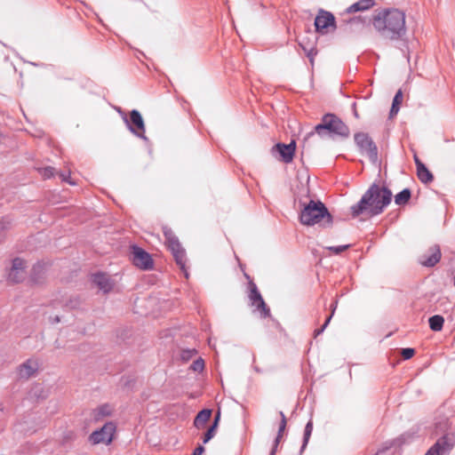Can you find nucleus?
<instances>
[{
    "label": "nucleus",
    "mask_w": 455,
    "mask_h": 455,
    "mask_svg": "<svg viewBox=\"0 0 455 455\" xmlns=\"http://www.w3.org/2000/svg\"><path fill=\"white\" fill-rule=\"evenodd\" d=\"M276 450H277V447H275V445H273V448H272L269 455H275L276 452Z\"/></svg>",
    "instance_id": "45"
},
{
    "label": "nucleus",
    "mask_w": 455,
    "mask_h": 455,
    "mask_svg": "<svg viewBox=\"0 0 455 455\" xmlns=\"http://www.w3.org/2000/svg\"><path fill=\"white\" fill-rule=\"evenodd\" d=\"M204 451V446L199 445L198 447H196V448L194 450V451H193L192 455H202Z\"/></svg>",
    "instance_id": "39"
},
{
    "label": "nucleus",
    "mask_w": 455,
    "mask_h": 455,
    "mask_svg": "<svg viewBox=\"0 0 455 455\" xmlns=\"http://www.w3.org/2000/svg\"><path fill=\"white\" fill-rule=\"evenodd\" d=\"M450 449L451 446L448 444L446 438L443 437L438 440L425 455H444Z\"/></svg>",
    "instance_id": "20"
},
{
    "label": "nucleus",
    "mask_w": 455,
    "mask_h": 455,
    "mask_svg": "<svg viewBox=\"0 0 455 455\" xmlns=\"http://www.w3.org/2000/svg\"><path fill=\"white\" fill-rule=\"evenodd\" d=\"M411 196L409 188H404L395 196V203L397 205H403L408 203Z\"/></svg>",
    "instance_id": "26"
},
{
    "label": "nucleus",
    "mask_w": 455,
    "mask_h": 455,
    "mask_svg": "<svg viewBox=\"0 0 455 455\" xmlns=\"http://www.w3.org/2000/svg\"><path fill=\"white\" fill-rule=\"evenodd\" d=\"M414 162H415V164H416V168L418 169L419 168V164H424L417 156H414Z\"/></svg>",
    "instance_id": "43"
},
{
    "label": "nucleus",
    "mask_w": 455,
    "mask_h": 455,
    "mask_svg": "<svg viewBox=\"0 0 455 455\" xmlns=\"http://www.w3.org/2000/svg\"><path fill=\"white\" fill-rule=\"evenodd\" d=\"M40 172L41 174L46 179H49L54 175V168L51 166L45 167L42 169Z\"/></svg>",
    "instance_id": "32"
},
{
    "label": "nucleus",
    "mask_w": 455,
    "mask_h": 455,
    "mask_svg": "<svg viewBox=\"0 0 455 455\" xmlns=\"http://www.w3.org/2000/svg\"><path fill=\"white\" fill-rule=\"evenodd\" d=\"M190 369L194 371L201 372L204 369V361L202 358H198L192 363Z\"/></svg>",
    "instance_id": "28"
},
{
    "label": "nucleus",
    "mask_w": 455,
    "mask_h": 455,
    "mask_svg": "<svg viewBox=\"0 0 455 455\" xmlns=\"http://www.w3.org/2000/svg\"><path fill=\"white\" fill-rule=\"evenodd\" d=\"M315 134H318L321 138L324 137H340L347 139L350 135V130L348 126L336 115L325 114L321 122L315 126L314 131L307 133V138L308 139Z\"/></svg>",
    "instance_id": "3"
},
{
    "label": "nucleus",
    "mask_w": 455,
    "mask_h": 455,
    "mask_svg": "<svg viewBox=\"0 0 455 455\" xmlns=\"http://www.w3.org/2000/svg\"><path fill=\"white\" fill-rule=\"evenodd\" d=\"M354 115L355 117H358V114H357L356 110H355Z\"/></svg>",
    "instance_id": "47"
},
{
    "label": "nucleus",
    "mask_w": 455,
    "mask_h": 455,
    "mask_svg": "<svg viewBox=\"0 0 455 455\" xmlns=\"http://www.w3.org/2000/svg\"><path fill=\"white\" fill-rule=\"evenodd\" d=\"M116 430V425L113 421H108L100 429L93 431L89 439L93 444H109L113 441Z\"/></svg>",
    "instance_id": "8"
},
{
    "label": "nucleus",
    "mask_w": 455,
    "mask_h": 455,
    "mask_svg": "<svg viewBox=\"0 0 455 455\" xmlns=\"http://www.w3.org/2000/svg\"><path fill=\"white\" fill-rule=\"evenodd\" d=\"M417 175L419 180L425 184L430 183L434 180L433 174L425 164L419 165V168L417 169Z\"/></svg>",
    "instance_id": "23"
},
{
    "label": "nucleus",
    "mask_w": 455,
    "mask_h": 455,
    "mask_svg": "<svg viewBox=\"0 0 455 455\" xmlns=\"http://www.w3.org/2000/svg\"><path fill=\"white\" fill-rule=\"evenodd\" d=\"M249 299L251 302L252 306H255L257 310L260 312L261 317L266 318L270 315V310L267 307L260 292L259 291L257 285L252 282L250 281L249 283Z\"/></svg>",
    "instance_id": "11"
},
{
    "label": "nucleus",
    "mask_w": 455,
    "mask_h": 455,
    "mask_svg": "<svg viewBox=\"0 0 455 455\" xmlns=\"http://www.w3.org/2000/svg\"><path fill=\"white\" fill-rule=\"evenodd\" d=\"M114 411V407L109 403H104L98 406L92 411V417L95 421H100L107 417L112 415Z\"/></svg>",
    "instance_id": "19"
},
{
    "label": "nucleus",
    "mask_w": 455,
    "mask_h": 455,
    "mask_svg": "<svg viewBox=\"0 0 455 455\" xmlns=\"http://www.w3.org/2000/svg\"><path fill=\"white\" fill-rule=\"evenodd\" d=\"M416 432L413 431H408L401 435L399 437L394 439L391 443L389 447L397 446L401 447L402 445L405 443H409L411 442L415 436Z\"/></svg>",
    "instance_id": "22"
},
{
    "label": "nucleus",
    "mask_w": 455,
    "mask_h": 455,
    "mask_svg": "<svg viewBox=\"0 0 455 455\" xmlns=\"http://www.w3.org/2000/svg\"><path fill=\"white\" fill-rule=\"evenodd\" d=\"M299 204L302 207L299 220L303 225L313 226L322 222L323 227L331 226L332 216L324 204L310 200L307 204L300 202Z\"/></svg>",
    "instance_id": "4"
},
{
    "label": "nucleus",
    "mask_w": 455,
    "mask_h": 455,
    "mask_svg": "<svg viewBox=\"0 0 455 455\" xmlns=\"http://www.w3.org/2000/svg\"><path fill=\"white\" fill-rule=\"evenodd\" d=\"M441 257L440 247L433 245L419 257V263L427 267H433L440 261Z\"/></svg>",
    "instance_id": "13"
},
{
    "label": "nucleus",
    "mask_w": 455,
    "mask_h": 455,
    "mask_svg": "<svg viewBox=\"0 0 455 455\" xmlns=\"http://www.w3.org/2000/svg\"><path fill=\"white\" fill-rule=\"evenodd\" d=\"M374 28L390 40L402 39L406 34L405 14L397 10H386L373 19Z\"/></svg>",
    "instance_id": "2"
},
{
    "label": "nucleus",
    "mask_w": 455,
    "mask_h": 455,
    "mask_svg": "<svg viewBox=\"0 0 455 455\" xmlns=\"http://www.w3.org/2000/svg\"><path fill=\"white\" fill-rule=\"evenodd\" d=\"M403 100V92L401 90H398L393 99V103L390 109V117H393L394 116L397 115L400 109V104Z\"/></svg>",
    "instance_id": "24"
},
{
    "label": "nucleus",
    "mask_w": 455,
    "mask_h": 455,
    "mask_svg": "<svg viewBox=\"0 0 455 455\" xmlns=\"http://www.w3.org/2000/svg\"><path fill=\"white\" fill-rule=\"evenodd\" d=\"M355 142L362 155H366L370 161H378V148L372 139L366 132H357L354 136Z\"/></svg>",
    "instance_id": "6"
},
{
    "label": "nucleus",
    "mask_w": 455,
    "mask_h": 455,
    "mask_svg": "<svg viewBox=\"0 0 455 455\" xmlns=\"http://www.w3.org/2000/svg\"><path fill=\"white\" fill-rule=\"evenodd\" d=\"M392 192L385 186L373 183L363 195L361 200L351 206V213L354 218L363 212L371 216H376L383 212L391 203Z\"/></svg>",
    "instance_id": "1"
},
{
    "label": "nucleus",
    "mask_w": 455,
    "mask_h": 455,
    "mask_svg": "<svg viewBox=\"0 0 455 455\" xmlns=\"http://www.w3.org/2000/svg\"><path fill=\"white\" fill-rule=\"evenodd\" d=\"M350 247L349 244L346 245H339V246H329L327 247V250L333 252L334 254H339L348 249Z\"/></svg>",
    "instance_id": "30"
},
{
    "label": "nucleus",
    "mask_w": 455,
    "mask_h": 455,
    "mask_svg": "<svg viewBox=\"0 0 455 455\" xmlns=\"http://www.w3.org/2000/svg\"><path fill=\"white\" fill-rule=\"evenodd\" d=\"M196 354V349H185V350H182L180 356H181L182 360L188 361L190 358H192Z\"/></svg>",
    "instance_id": "31"
},
{
    "label": "nucleus",
    "mask_w": 455,
    "mask_h": 455,
    "mask_svg": "<svg viewBox=\"0 0 455 455\" xmlns=\"http://www.w3.org/2000/svg\"><path fill=\"white\" fill-rule=\"evenodd\" d=\"M123 119L128 130L132 134L145 141L148 140V137L145 135L146 129L142 116L138 110L132 109L130 112V118L128 119L127 116H124Z\"/></svg>",
    "instance_id": "7"
},
{
    "label": "nucleus",
    "mask_w": 455,
    "mask_h": 455,
    "mask_svg": "<svg viewBox=\"0 0 455 455\" xmlns=\"http://www.w3.org/2000/svg\"><path fill=\"white\" fill-rule=\"evenodd\" d=\"M360 2H361V4H363L364 10L369 9L374 4L373 0H360Z\"/></svg>",
    "instance_id": "37"
},
{
    "label": "nucleus",
    "mask_w": 455,
    "mask_h": 455,
    "mask_svg": "<svg viewBox=\"0 0 455 455\" xmlns=\"http://www.w3.org/2000/svg\"><path fill=\"white\" fill-rule=\"evenodd\" d=\"M356 4H357V5H358V9H359L360 11H364V8H363V4H361V2H360V1L356 2Z\"/></svg>",
    "instance_id": "46"
},
{
    "label": "nucleus",
    "mask_w": 455,
    "mask_h": 455,
    "mask_svg": "<svg viewBox=\"0 0 455 455\" xmlns=\"http://www.w3.org/2000/svg\"><path fill=\"white\" fill-rule=\"evenodd\" d=\"M371 22V18L357 16L347 21L345 30L349 33H359L369 28Z\"/></svg>",
    "instance_id": "15"
},
{
    "label": "nucleus",
    "mask_w": 455,
    "mask_h": 455,
    "mask_svg": "<svg viewBox=\"0 0 455 455\" xmlns=\"http://www.w3.org/2000/svg\"><path fill=\"white\" fill-rule=\"evenodd\" d=\"M92 282L100 290L105 293L108 292L113 287V283H111L110 278L103 273L94 274L92 275Z\"/></svg>",
    "instance_id": "18"
},
{
    "label": "nucleus",
    "mask_w": 455,
    "mask_h": 455,
    "mask_svg": "<svg viewBox=\"0 0 455 455\" xmlns=\"http://www.w3.org/2000/svg\"><path fill=\"white\" fill-rule=\"evenodd\" d=\"M42 270H43L42 265L37 264V265L34 266L33 272H32V279L34 282H36V283L39 282V280L37 279V277L36 275L37 274H39Z\"/></svg>",
    "instance_id": "36"
},
{
    "label": "nucleus",
    "mask_w": 455,
    "mask_h": 455,
    "mask_svg": "<svg viewBox=\"0 0 455 455\" xmlns=\"http://www.w3.org/2000/svg\"><path fill=\"white\" fill-rule=\"evenodd\" d=\"M429 327L434 331H439L443 329L444 319L442 315H435L428 319Z\"/></svg>",
    "instance_id": "25"
},
{
    "label": "nucleus",
    "mask_w": 455,
    "mask_h": 455,
    "mask_svg": "<svg viewBox=\"0 0 455 455\" xmlns=\"http://www.w3.org/2000/svg\"><path fill=\"white\" fill-rule=\"evenodd\" d=\"M331 320V315H329V316L326 318V320H325L324 323L322 325V327H321V328H319V329H316V330L315 331V337H316V336H318V335H320L321 333H323V332L324 331V330L326 329V327H327V326H328V324L330 323Z\"/></svg>",
    "instance_id": "35"
},
{
    "label": "nucleus",
    "mask_w": 455,
    "mask_h": 455,
    "mask_svg": "<svg viewBox=\"0 0 455 455\" xmlns=\"http://www.w3.org/2000/svg\"><path fill=\"white\" fill-rule=\"evenodd\" d=\"M315 31L321 35H326L336 29L335 17L330 12L320 10L315 19Z\"/></svg>",
    "instance_id": "9"
},
{
    "label": "nucleus",
    "mask_w": 455,
    "mask_h": 455,
    "mask_svg": "<svg viewBox=\"0 0 455 455\" xmlns=\"http://www.w3.org/2000/svg\"><path fill=\"white\" fill-rule=\"evenodd\" d=\"M220 417V413L218 412L217 415L215 416V419H214V421H213V423H216V427H218Z\"/></svg>",
    "instance_id": "44"
},
{
    "label": "nucleus",
    "mask_w": 455,
    "mask_h": 455,
    "mask_svg": "<svg viewBox=\"0 0 455 455\" xmlns=\"http://www.w3.org/2000/svg\"><path fill=\"white\" fill-rule=\"evenodd\" d=\"M299 44L305 52V54L307 55V57L309 59L311 64H314V59L317 54L316 40H310L307 37H303L299 40Z\"/></svg>",
    "instance_id": "17"
},
{
    "label": "nucleus",
    "mask_w": 455,
    "mask_h": 455,
    "mask_svg": "<svg viewBox=\"0 0 455 455\" xmlns=\"http://www.w3.org/2000/svg\"><path fill=\"white\" fill-rule=\"evenodd\" d=\"M166 244L168 249L172 251L175 261L180 269L184 272L185 276L188 278V274L186 269V252L179 242V239L172 234L171 230L164 231Z\"/></svg>",
    "instance_id": "5"
},
{
    "label": "nucleus",
    "mask_w": 455,
    "mask_h": 455,
    "mask_svg": "<svg viewBox=\"0 0 455 455\" xmlns=\"http://www.w3.org/2000/svg\"><path fill=\"white\" fill-rule=\"evenodd\" d=\"M360 10L358 9V5L356 3L353 4L352 5H350L347 9V12L348 13H351V12H359Z\"/></svg>",
    "instance_id": "38"
},
{
    "label": "nucleus",
    "mask_w": 455,
    "mask_h": 455,
    "mask_svg": "<svg viewBox=\"0 0 455 455\" xmlns=\"http://www.w3.org/2000/svg\"><path fill=\"white\" fill-rule=\"evenodd\" d=\"M60 176H61V178H62V180L67 181V182H68L69 184H72V185H74V184H75L74 182H72L71 180H69L68 176V175H66L65 173H62Z\"/></svg>",
    "instance_id": "42"
},
{
    "label": "nucleus",
    "mask_w": 455,
    "mask_h": 455,
    "mask_svg": "<svg viewBox=\"0 0 455 455\" xmlns=\"http://www.w3.org/2000/svg\"><path fill=\"white\" fill-rule=\"evenodd\" d=\"M26 262L20 258L12 259L7 280L12 283H20L25 278Z\"/></svg>",
    "instance_id": "12"
},
{
    "label": "nucleus",
    "mask_w": 455,
    "mask_h": 455,
    "mask_svg": "<svg viewBox=\"0 0 455 455\" xmlns=\"http://www.w3.org/2000/svg\"><path fill=\"white\" fill-rule=\"evenodd\" d=\"M337 305H338V301H337V300H335V301L331 304V315H331V316H332V315H334L335 310H336V308H337Z\"/></svg>",
    "instance_id": "40"
},
{
    "label": "nucleus",
    "mask_w": 455,
    "mask_h": 455,
    "mask_svg": "<svg viewBox=\"0 0 455 455\" xmlns=\"http://www.w3.org/2000/svg\"><path fill=\"white\" fill-rule=\"evenodd\" d=\"M453 284L455 286V276L453 277Z\"/></svg>",
    "instance_id": "48"
},
{
    "label": "nucleus",
    "mask_w": 455,
    "mask_h": 455,
    "mask_svg": "<svg viewBox=\"0 0 455 455\" xmlns=\"http://www.w3.org/2000/svg\"><path fill=\"white\" fill-rule=\"evenodd\" d=\"M283 435H280V434H277L275 441H274V445H275V447L278 446L280 441H281V438H282Z\"/></svg>",
    "instance_id": "41"
},
{
    "label": "nucleus",
    "mask_w": 455,
    "mask_h": 455,
    "mask_svg": "<svg viewBox=\"0 0 455 455\" xmlns=\"http://www.w3.org/2000/svg\"><path fill=\"white\" fill-rule=\"evenodd\" d=\"M312 431H313V422H312V420H309L305 427L301 451L307 447L309 438L311 436Z\"/></svg>",
    "instance_id": "27"
},
{
    "label": "nucleus",
    "mask_w": 455,
    "mask_h": 455,
    "mask_svg": "<svg viewBox=\"0 0 455 455\" xmlns=\"http://www.w3.org/2000/svg\"><path fill=\"white\" fill-rule=\"evenodd\" d=\"M132 260L140 269L148 270L153 267V259L150 254L136 245L132 246Z\"/></svg>",
    "instance_id": "10"
},
{
    "label": "nucleus",
    "mask_w": 455,
    "mask_h": 455,
    "mask_svg": "<svg viewBox=\"0 0 455 455\" xmlns=\"http://www.w3.org/2000/svg\"><path fill=\"white\" fill-rule=\"evenodd\" d=\"M296 149L295 141L289 144L277 143L272 148V154L278 153L281 160L286 164L291 163L293 159Z\"/></svg>",
    "instance_id": "14"
},
{
    "label": "nucleus",
    "mask_w": 455,
    "mask_h": 455,
    "mask_svg": "<svg viewBox=\"0 0 455 455\" xmlns=\"http://www.w3.org/2000/svg\"><path fill=\"white\" fill-rule=\"evenodd\" d=\"M414 349L413 348H403L402 349V356L403 357V359L405 360H408L410 358H411L413 355H414Z\"/></svg>",
    "instance_id": "33"
},
{
    "label": "nucleus",
    "mask_w": 455,
    "mask_h": 455,
    "mask_svg": "<svg viewBox=\"0 0 455 455\" xmlns=\"http://www.w3.org/2000/svg\"><path fill=\"white\" fill-rule=\"evenodd\" d=\"M280 416H281V422H280V425H279V428H278V433L277 434L283 435V431L285 430V427H286V418H285V415L283 414V411H280Z\"/></svg>",
    "instance_id": "34"
},
{
    "label": "nucleus",
    "mask_w": 455,
    "mask_h": 455,
    "mask_svg": "<svg viewBox=\"0 0 455 455\" xmlns=\"http://www.w3.org/2000/svg\"><path fill=\"white\" fill-rule=\"evenodd\" d=\"M38 368L39 363L36 360L28 359L21 365H20L18 375L21 379H28L37 371Z\"/></svg>",
    "instance_id": "16"
},
{
    "label": "nucleus",
    "mask_w": 455,
    "mask_h": 455,
    "mask_svg": "<svg viewBox=\"0 0 455 455\" xmlns=\"http://www.w3.org/2000/svg\"><path fill=\"white\" fill-rule=\"evenodd\" d=\"M216 423H212V425L209 427L207 432L204 434V437L203 439L204 443H207L214 435L216 432Z\"/></svg>",
    "instance_id": "29"
},
{
    "label": "nucleus",
    "mask_w": 455,
    "mask_h": 455,
    "mask_svg": "<svg viewBox=\"0 0 455 455\" xmlns=\"http://www.w3.org/2000/svg\"><path fill=\"white\" fill-rule=\"evenodd\" d=\"M212 416V410L204 409L198 412L194 420V425L196 428H203L206 422L210 419Z\"/></svg>",
    "instance_id": "21"
}]
</instances>
